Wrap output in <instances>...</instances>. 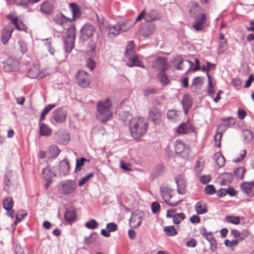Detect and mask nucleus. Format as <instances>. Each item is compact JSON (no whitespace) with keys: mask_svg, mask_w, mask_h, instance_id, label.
<instances>
[{"mask_svg":"<svg viewBox=\"0 0 254 254\" xmlns=\"http://www.w3.org/2000/svg\"><path fill=\"white\" fill-rule=\"evenodd\" d=\"M120 117L125 123L129 121V129L134 139H138L146 133L148 124L144 118H131V115L127 112H122L120 114Z\"/></svg>","mask_w":254,"mask_h":254,"instance_id":"obj_1","label":"nucleus"},{"mask_svg":"<svg viewBox=\"0 0 254 254\" xmlns=\"http://www.w3.org/2000/svg\"><path fill=\"white\" fill-rule=\"evenodd\" d=\"M112 103L110 99L107 98L98 101L96 104V118L101 123H106L113 117L111 111Z\"/></svg>","mask_w":254,"mask_h":254,"instance_id":"obj_2","label":"nucleus"},{"mask_svg":"<svg viewBox=\"0 0 254 254\" xmlns=\"http://www.w3.org/2000/svg\"><path fill=\"white\" fill-rule=\"evenodd\" d=\"M221 120L224 122L223 124L219 125L217 127V132L214 137L216 145L220 147V141L223 133L228 127H233L236 123V119L232 117L222 118Z\"/></svg>","mask_w":254,"mask_h":254,"instance_id":"obj_3","label":"nucleus"},{"mask_svg":"<svg viewBox=\"0 0 254 254\" xmlns=\"http://www.w3.org/2000/svg\"><path fill=\"white\" fill-rule=\"evenodd\" d=\"M75 31V26L72 25L68 29L64 36L65 51L68 53L71 52L74 46Z\"/></svg>","mask_w":254,"mask_h":254,"instance_id":"obj_4","label":"nucleus"},{"mask_svg":"<svg viewBox=\"0 0 254 254\" xmlns=\"http://www.w3.org/2000/svg\"><path fill=\"white\" fill-rule=\"evenodd\" d=\"M160 194L164 201L168 205L171 206H176L180 202L178 201H171L170 199L172 197L173 190L171 189L168 185L166 184H162L160 187Z\"/></svg>","mask_w":254,"mask_h":254,"instance_id":"obj_5","label":"nucleus"},{"mask_svg":"<svg viewBox=\"0 0 254 254\" xmlns=\"http://www.w3.org/2000/svg\"><path fill=\"white\" fill-rule=\"evenodd\" d=\"M131 27V25L128 22H124L122 23H118L116 25L111 26L108 31V36L113 38L120 34L129 30Z\"/></svg>","mask_w":254,"mask_h":254,"instance_id":"obj_6","label":"nucleus"},{"mask_svg":"<svg viewBox=\"0 0 254 254\" xmlns=\"http://www.w3.org/2000/svg\"><path fill=\"white\" fill-rule=\"evenodd\" d=\"M14 174L11 171H8L5 174L3 181V189L7 192L14 190L16 188V183L14 180Z\"/></svg>","mask_w":254,"mask_h":254,"instance_id":"obj_7","label":"nucleus"},{"mask_svg":"<svg viewBox=\"0 0 254 254\" xmlns=\"http://www.w3.org/2000/svg\"><path fill=\"white\" fill-rule=\"evenodd\" d=\"M194 21L192 26L196 31H201L208 26L207 24L208 17L204 13L199 14V15L193 18Z\"/></svg>","mask_w":254,"mask_h":254,"instance_id":"obj_8","label":"nucleus"},{"mask_svg":"<svg viewBox=\"0 0 254 254\" xmlns=\"http://www.w3.org/2000/svg\"><path fill=\"white\" fill-rule=\"evenodd\" d=\"M95 28L91 24H85L80 29V39L83 41H86L90 39L95 32Z\"/></svg>","mask_w":254,"mask_h":254,"instance_id":"obj_9","label":"nucleus"},{"mask_svg":"<svg viewBox=\"0 0 254 254\" xmlns=\"http://www.w3.org/2000/svg\"><path fill=\"white\" fill-rule=\"evenodd\" d=\"M144 214L142 211H134L129 219V225L131 227L138 228L141 224Z\"/></svg>","mask_w":254,"mask_h":254,"instance_id":"obj_10","label":"nucleus"},{"mask_svg":"<svg viewBox=\"0 0 254 254\" xmlns=\"http://www.w3.org/2000/svg\"><path fill=\"white\" fill-rule=\"evenodd\" d=\"M148 118L154 124L158 125L162 121V114L159 109L152 107L148 112Z\"/></svg>","mask_w":254,"mask_h":254,"instance_id":"obj_11","label":"nucleus"},{"mask_svg":"<svg viewBox=\"0 0 254 254\" xmlns=\"http://www.w3.org/2000/svg\"><path fill=\"white\" fill-rule=\"evenodd\" d=\"M175 148L176 153L181 154L185 158L188 156L190 152L189 146L180 140L176 141Z\"/></svg>","mask_w":254,"mask_h":254,"instance_id":"obj_12","label":"nucleus"},{"mask_svg":"<svg viewBox=\"0 0 254 254\" xmlns=\"http://www.w3.org/2000/svg\"><path fill=\"white\" fill-rule=\"evenodd\" d=\"M76 80L78 85L83 87L88 86L90 84L89 76L84 70H80L76 74Z\"/></svg>","mask_w":254,"mask_h":254,"instance_id":"obj_13","label":"nucleus"},{"mask_svg":"<svg viewBox=\"0 0 254 254\" xmlns=\"http://www.w3.org/2000/svg\"><path fill=\"white\" fill-rule=\"evenodd\" d=\"M75 184L73 181L66 180L62 183L60 190L63 194H69L72 193L75 190Z\"/></svg>","mask_w":254,"mask_h":254,"instance_id":"obj_14","label":"nucleus"},{"mask_svg":"<svg viewBox=\"0 0 254 254\" xmlns=\"http://www.w3.org/2000/svg\"><path fill=\"white\" fill-rule=\"evenodd\" d=\"M6 18L10 20L11 23L15 26L17 30L20 31H25L26 30L27 27L21 20H19L17 16H15L14 12H10L6 15Z\"/></svg>","mask_w":254,"mask_h":254,"instance_id":"obj_15","label":"nucleus"},{"mask_svg":"<svg viewBox=\"0 0 254 254\" xmlns=\"http://www.w3.org/2000/svg\"><path fill=\"white\" fill-rule=\"evenodd\" d=\"M167 60L163 57H157L152 62V67L161 72H164L167 68Z\"/></svg>","mask_w":254,"mask_h":254,"instance_id":"obj_16","label":"nucleus"},{"mask_svg":"<svg viewBox=\"0 0 254 254\" xmlns=\"http://www.w3.org/2000/svg\"><path fill=\"white\" fill-rule=\"evenodd\" d=\"M13 31L14 28L10 25H7L3 28L1 33V41L4 45L8 44Z\"/></svg>","mask_w":254,"mask_h":254,"instance_id":"obj_17","label":"nucleus"},{"mask_svg":"<svg viewBox=\"0 0 254 254\" xmlns=\"http://www.w3.org/2000/svg\"><path fill=\"white\" fill-rule=\"evenodd\" d=\"M189 12L190 16L193 18L199 14H202V8L200 5L194 1L190 2L188 5Z\"/></svg>","mask_w":254,"mask_h":254,"instance_id":"obj_18","label":"nucleus"},{"mask_svg":"<svg viewBox=\"0 0 254 254\" xmlns=\"http://www.w3.org/2000/svg\"><path fill=\"white\" fill-rule=\"evenodd\" d=\"M19 62L12 58H9L4 64L3 68L6 71H17L19 69Z\"/></svg>","mask_w":254,"mask_h":254,"instance_id":"obj_19","label":"nucleus"},{"mask_svg":"<svg viewBox=\"0 0 254 254\" xmlns=\"http://www.w3.org/2000/svg\"><path fill=\"white\" fill-rule=\"evenodd\" d=\"M155 25L152 22H146L141 27L140 32L144 37H148L153 34Z\"/></svg>","mask_w":254,"mask_h":254,"instance_id":"obj_20","label":"nucleus"},{"mask_svg":"<svg viewBox=\"0 0 254 254\" xmlns=\"http://www.w3.org/2000/svg\"><path fill=\"white\" fill-rule=\"evenodd\" d=\"M56 138L60 144H66L69 140V136L64 130H59L56 134Z\"/></svg>","mask_w":254,"mask_h":254,"instance_id":"obj_21","label":"nucleus"},{"mask_svg":"<svg viewBox=\"0 0 254 254\" xmlns=\"http://www.w3.org/2000/svg\"><path fill=\"white\" fill-rule=\"evenodd\" d=\"M177 185V191L180 194H184L186 192V185L184 178L182 175H178L175 178Z\"/></svg>","mask_w":254,"mask_h":254,"instance_id":"obj_22","label":"nucleus"},{"mask_svg":"<svg viewBox=\"0 0 254 254\" xmlns=\"http://www.w3.org/2000/svg\"><path fill=\"white\" fill-rule=\"evenodd\" d=\"M100 237L95 232H92L84 239V243L87 245L97 246L100 244Z\"/></svg>","mask_w":254,"mask_h":254,"instance_id":"obj_23","label":"nucleus"},{"mask_svg":"<svg viewBox=\"0 0 254 254\" xmlns=\"http://www.w3.org/2000/svg\"><path fill=\"white\" fill-rule=\"evenodd\" d=\"M175 61L176 63H177V64L175 65V68L178 70H182L184 69V66H185V64L184 62H185L188 64L189 67L187 70L186 73H188L189 72L193 65V62L189 60L184 61L182 60L181 57L176 58L175 59Z\"/></svg>","mask_w":254,"mask_h":254,"instance_id":"obj_24","label":"nucleus"},{"mask_svg":"<svg viewBox=\"0 0 254 254\" xmlns=\"http://www.w3.org/2000/svg\"><path fill=\"white\" fill-rule=\"evenodd\" d=\"M53 117L57 122L62 123L66 119V113L62 109H58L53 112Z\"/></svg>","mask_w":254,"mask_h":254,"instance_id":"obj_25","label":"nucleus"},{"mask_svg":"<svg viewBox=\"0 0 254 254\" xmlns=\"http://www.w3.org/2000/svg\"><path fill=\"white\" fill-rule=\"evenodd\" d=\"M54 20L56 23L64 28H65L66 26L71 23L70 18H67L62 14H59L55 15Z\"/></svg>","mask_w":254,"mask_h":254,"instance_id":"obj_26","label":"nucleus"},{"mask_svg":"<svg viewBox=\"0 0 254 254\" xmlns=\"http://www.w3.org/2000/svg\"><path fill=\"white\" fill-rule=\"evenodd\" d=\"M161 18L160 14L154 9H151L148 12H145V20L146 22H151Z\"/></svg>","mask_w":254,"mask_h":254,"instance_id":"obj_27","label":"nucleus"},{"mask_svg":"<svg viewBox=\"0 0 254 254\" xmlns=\"http://www.w3.org/2000/svg\"><path fill=\"white\" fill-rule=\"evenodd\" d=\"M254 188V182H244L241 185L242 190L247 195L251 196L253 194V189Z\"/></svg>","mask_w":254,"mask_h":254,"instance_id":"obj_28","label":"nucleus"},{"mask_svg":"<svg viewBox=\"0 0 254 254\" xmlns=\"http://www.w3.org/2000/svg\"><path fill=\"white\" fill-rule=\"evenodd\" d=\"M182 104L185 115H187L188 111L191 107L192 101L190 96L188 94H185L183 98Z\"/></svg>","mask_w":254,"mask_h":254,"instance_id":"obj_29","label":"nucleus"},{"mask_svg":"<svg viewBox=\"0 0 254 254\" xmlns=\"http://www.w3.org/2000/svg\"><path fill=\"white\" fill-rule=\"evenodd\" d=\"M54 9L53 4L49 1H44L41 4L40 10L41 12L47 15L52 14Z\"/></svg>","mask_w":254,"mask_h":254,"instance_id":"obj_30","label":"nucleus"},{"mask_svg":"<svg viewBox=\"0 0 254 254\" xmlns=\"http://www.w3.org/2000/svg\"><path fill=\"white\" fill-rule=\"evenodd\" d=\"M177 132L181 134H188L194 131L192 126L190 124L182 123L178 127Z\"/></svg>","mask_w":254,"mask_h":254,"instance_id":"obj_31","label":"nucleus"},{"mask_svg":"<svg viewBox=\"0 0 254 254\" xmlns=\"http://www.w3.org/2000/svg\"><path fill=\"white\" fill-rule=\"evenodd\" d=\"M27 76L31 78H42L46 76L42 72H39L36 67H33L29 70Z\"/></svg>","mask_w":254,"mask_h":254,"instance_id":"obj_32","label":"nucleus"},{"mask_svg":"<svg viewBox=\"0 0 254 254\" xmlns=\"http://www.w3.org/2000/svg\"><path fill=\"white\" fill-rule=\"evenodd\" d=\"M40 134L41 136H50L52 132V129L44 123L39 122Z\"/></svg>","mask_w":254,"mask_h":254,"instance_id":"obj_33","label":"nucleus"},{"mask_svg":"<svg viewBox=\"0 0 254 254\" xmlns=\"http://www.w3.org/2000/svg\"><path fill=\"white\" fill-rule=\"evenodd\" d=\"M70 169L69 162L65 160H63L60 164L59 171L61 175H66Z\"/></svg>","mask_w":254,"mask_h":254,"instance_id":"obj_34","label":"nucleus"},{"mask_svg":"<svg viewBox=\"0 0 254 254\" xmlns=\"http://www.w3.org/2000/svg\"><path fill=\"white\" fill-rule=\"evenodd\" d=\"M195 210L197 214L205 213L207 211L206 203L202 201L197 202L195 205Z\"/></svg>","mask_w":254,"mask_h":254,"instance_id":"obj_35","label":"nucleus"},{"mask_svg":"<svg viewBox=\"0 0 254 254\" xmlns=\"http://www.w3.org/2000/svg\"><path fill=\"white\" fill-rule=\"evenodd\" d=\"M42 173L43 178L47 182L52 183V179L55 176V174L49 167L43 169Z\"/></svg>","mask_w":254,"mask_h":254,"instance_id":"obj_36","label":"nucleus"},{"mask_svg":"<svg viewBox=\"0 0 254 254\" xmlns=\"http://www.w3.org/2000/svg\"><path fill=\"white\" fill-rule=\"evenodd\" d=\"M126 54L128 59L137 55L134 52L133 42L132 41L128 42V45L127 47Z\"/></svg>","mask_w":254,"mask_h":254,"instance_id":"obj_37","label":"nucleus"},{"mask_svg":"<svg viewBox=\"0 0 254 254\" xmlns=\"http://www.w3.org/2000/svg\"><path fill=\"white\" fill-rule=\"evenodd\" d=\"M130 61V63H127V65L129 67H132L133 66H137L141 67H144L142 63L139 60L138 57L137 55L132 57V58L128 59Z\"/></svg>","mask_w":254,"mask_h":254,"instance_id":"obj_38","label":"nucleus"},{"mask_svg":"<svg viewBox=\"0 0 254 254\" xmlns=\"http://www.w3.org/2000/svg\"><path fill=\"white\" fill-rule=\"evenodd\" d=\"M222 180L221 181L222 186H225L230 184L233 179V175L230 173H224L222 174Z\"/></svg>","mask_w":254,"mask_h":254,"instance_id":"obj_39","label":"nucleus"},{"mask_svg":"<svg viewBox=\"0 0 254 254\" xmlns=\"http://www.w3.org/2000/svg\"><path fill=\"white\" fill-rule=\"evenodd\" d=\"M231 235L235 238H239V240H243L248 236V232L246 231L241 233L236 229H233L231 231Z\"/></svg>","mask_w":254,"mask_h":254,"instance_id":"obj_40","label":"nucleus"},{"mask_svg":"<svg viewBox=\"0 0 254 254\" xmlns=\"http://www.w3.org/2000/svg\"><path fill=\"white\" fill-rule=\"evenodd\" d=\"M60 152V149L56 146L53 145L49 148L47 153L50 158H56Z\"/></svg>","mask_w":254,"mask_h":254,"instance_id":"obj_41","label":"nucleus"},{"mask_svg":"<svg viewBox=\"0 0 254 254\" xmlns=\"http://www.w3.org/2000/svg\"><path fill=\"white\" fill-rule=\"evenodd\" d=\"M164 231L165 234L168 236H174L177 234V231L174 226L165 227Z\"/></svg>","mask_w":254,"mask_h":254,"instance_id":"obj_42","label":"nucleus"},{"mask_svg":"<svg viewBox=\"0 0 254 254\" xmlns=\"http://www.w3.org/2000/svg\"><path fill=\"white\" fill-rule=\"evenodd\" d=\"M85 162H89V160H87L84 157H81L79 159L76 160V166L75 168V172L78 173L81 170V167L84 165Z\"/></svg>","mask_w":254,"mask_h":254,"instance_id":"obj_43","label":"nucleus"},{"mask_svg":"<svg viewBox=\"0 0 254 254\" xmlns=\"http://www.w3.org/2000/svg\"><path fill=\"white\" fill-rule=\"evenodd\" d=\"M214 158L219 167H222L225 165V160L222 154L217 153L215 154Z\"/></svg>","mask_w":254,"mask_h":254,"instance_id":"obj_44","label":"nucleus"},{"mask_svg":"<svg viewBox=\"0 0 254 254\" xmlns=\"http://www.w3.org/2000/svg\"><path fill=\"white\" fill-rule=\"evenodd\" d=\"M3 208L6 210L7 211L10 210L12 209L13 203L12 201V199L11 197H7L5 198L3 200Z\"/></svg>","mask_w":254,"mask_h":254,"instance_id":"obj_45","label":"nucleus"},{"mask_svg":"<svg viewBox=\"0 0 254 254\" xmlns=\"http://www.w3.org/2000/svg\"><path fill=\"white\" fill-rule=\"evenodd\" d=\"M69 6L71 9L72 13L73 19L74 20L80 15V10L78 5L75 3H70Z\"/></svg>","mask_w":254,"mask_h":254,"instance_id":"obj_46","label":"nucleus"},{"mask_svg":"<svg viewBox=\"0 0 254 254\" xmlns=\"http://www.w3.org/2000/svg\"><path fill=\"white\" fill-rule=\"evenodd\" d=\"M171 218L174 224H179L186 218V216L183 213H179L175 214Z\"/></svg>","mask_w":254,"mask_h":254,"instance_id":"obj_47","label":"nucleus"},{"mask_svg":"<svg viewBox=\"0 0 254 254\" xmlns=\"http://www.w3.org/2000/svg\"><path fill=\"white\" fill-rule=\"evenodd\" d=\"M110 27L108 21L103 20L99 22V27L101 32L103 33L109 31V29Z\"/></svg>","mask_w":254,"mask_h":254,"instance_id":"obj_48","label":"nucleus"},{"mask_svg":"<svg viewBox=\"0 0 254 254\" xmlns=\"http://www.w3.org/2000/svg\"><path fill=\"white\" fill-rule=\"evenodd\" d=\"M225 221L228 223L237 225L240 222V217L239 216H226Z\"/></svg>","mask_w":254,"mask_h":254,"instance_id":"obj_49","label":"nucleus"},{"mask_svg":"<svg viewBox=\"0 0 254 254\" xmlns=\"http://www.w3.org/2000/svg\"><path fill=\"white\" fill-rule=\"evenodd\" d=\"M76 217V214L74 211L67 210L64 214L65 220L68 222L73 221Z\"/></svg>","mask_w":254,"mask_h":254,"instance_id":"obj_50","label":"nucleus"},{"mask_svg":"<svg viewBox=\"0 0 254 254\" xmlns=\"http://www.w3.org/2000/svg\"><path fill=\"white\" fill-rule=\"evenodd\" d=\"M245 173V169L244 167H240L234 171V174L241 180L244 179V175Z\"/></svg>","mask_w":254,"mask_h":254,"instance_id":"obj_51","label":"nucleus"},{"mask_svg":"<svg viewBox=\"0 0 254 254\" xmlns=\"http://www.w3.org/2000/svg\"><path fill=\"white\" fill-rule=\"evenodd\" d=\"M204 163L202 159H199L195 163L194 170L196 174H200L203 169Z\"/></svg>","mask_w":254,"mask_h":254,"instance_id":"obj_52","label":"nucleus"},{"mask_svg":"<svg viewBox=\"0 0 254 254\" xmlns=\"http://www.w3.org/2000/svg\"><path fill=\"white\" fill-rule=\"evenodd\" d=\"M98 225L97 222L94 219H91L85 224V226L89 229H94L97 227Z\"/></svg>","mask_w":254,"mask_h":254,"instance_id":"obj_53","label":"nucleus"},{"mask_svg":"<svg viewBox=\"0 0 254 254\" xmlns=\"http://www.w3.org/2000/svg\"><path fill=\"white\" fill-rule=\"evenodd\" d=\"M164 168L163 165H160V164L158 165L154 169L153 172L151 173V175L154 177H156L160 173L164 171Z\"/></svg>","mask_w":254,"mask_h":254,"instance_id":"obj_54","label":"nucleus"},{"mask_svg":"<svg viewBox=\"0 0 254 254\" xmlns=\"http://www.w3.org/2000/svg\"><path fill=\"white\" fill-rule=\"evenodd\" d=\"M243 135L246 141L249 142L253 138L252 132L249 129H245L243 131Z\"/></svg>","mask_w":254,"mask_h":254,"instance_id":"obj_55","label":"nucleus"},{"mask_svg":"<svg viewBox=\"0 0 254 254\" xmlns=\"http://www.w3.org/2000/svg\"><path fill=\"white\" fill-rule=\"evenodd\" d=\"M227 49L226 40L220 41L219 42V47L218 48V52L219 54H222Z\"/></svg>","mask_w":254,"mask_h":254,"instance_id":"obj_56","label":"nucleus"},{"mask_svg":"<svg viewBox=\"0 0 254 254\" xmlns=\"http://www.w3.org/2000/svg\"><path fill=\"white\" fill-rule=\"evenodd\" d=\"M94 176L93 173H90L88 175L82 178L78 181V186L81 187L85 184L86 182H87L90 178H92Z\"/></svg>","mask_w":254,"mask_h":254,"instance_id":"obj_57","label":"nucleus"},{"mask_svg":"<svg viewBox=\"0 0 254 254\" xmlns=\"http://www.w3.org/2000/svg\"><path fill=\"white\" fill-rule=\"evenodd\" d=\"M43 41L45 42V44L50 54L51 55H54L55 51V49L51 47V39L47 38L46 39H43Z\"/></svg>","mask_w":254,"mask_h":254,"instance_id":"obj_58","label":"nucleus"},{"mask_svg":"<svg viewBox=\"0 0 254 254\" xmlns=\"http://www.w3.org/2000/svg\"><path fill=\"white\" fill-rule=\"evenodd\" d=\"M158 78L160 82L164 85H167L169 82L167 75L163 72H161Z\"/></svg>","mask_w":254,"mask_h":254,"instance_id":"obj_59","label":"nucleus"},{"mask_svg":"<svg viewBox=\"0 0 254 254\" xmlns=\"http://www.w3.org/2000/svg\"><path fill=\"white\" fill-rule=\"evenodd\" d=\"M216 192L215 189L213 185H209L205 188V193L206 194L212 195Z\"/></svg>","mask_w":254,"mask_h":254,"instance_id":"obj_60","label":"nucleus"},{"mask_svg":"<svg viewBox=\"0 0 254 254\" xmlns=\"http://www.w3.org/2000/svg\"><path fill=\"white\" fill-rule=\"evenodd\" d=\"M203 84L202 78L199 76L195 77L192 81L191 86H194L196 88L200 86Z\"/></svg>","mask_w":254,"mask_h":254,"instance_id":"obj_61","label":"nucleus"},{"mask_svg":"<svg viewBox=\"0 0 254 254\" xmlns=\"http://www.w3.org/2000/svg\"><path fill=\"white\" fill-rule=\"evenodd\" d=\"M19 45V49L21 54H25L27 52V47L26 45L21 41L18 42Z\"/></svg>","mask_w":254,"mask_h":254,"instance_id":"obj_62","label":"nucleus"},{"mask_svg":"<svg viewBox=\"0 0 254 254\" xmlns=\"http://www.w3.org/2000/svg\"><path fill=\"white\" fill-rule=\"evenodd\" d=\"M118 228L117 225L113 222L109 223L106 225V229L109 232H115L117 230Z\"/></svg>","mask_w":254,"mask_h":254,"instance_id":"obj_63","label":"nucleus"},{"mask_svg":"<svg viewBox=\"0 0 254 254\" xmlns=\"http://www.w3.org/2000/svg\"><path fill=\"white\" fill-rule=\"evenodd\" d=\"M160 209V205L158 202H154L151 205V210L153 213L155 214L159 211Z\"/></svg>","mask_w":254,"mask_h":254,"instance_id":"obj_64","label":"nucleus"}]
</instances>
